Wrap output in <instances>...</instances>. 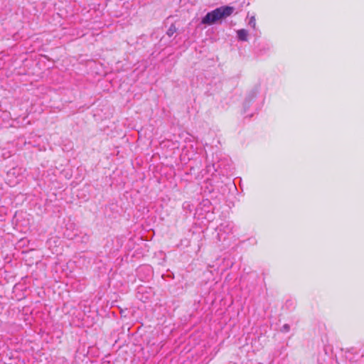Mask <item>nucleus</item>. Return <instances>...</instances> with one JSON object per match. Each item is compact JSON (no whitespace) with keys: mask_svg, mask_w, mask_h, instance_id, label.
Segmentation results:
<instances>
[{"mask_svg":"<svg viewBox=\"0 0 364 364\" xmlns=\"http://www.w3.org/2000/svg\"><path fill=\"white\" fill-rule=\"evenodd\" d=\"M234 11V8L229 6H223L208 12L201 21L203 24L212 25L218 21L230 16Z\"/></svg>","mask_w":364,"mask_h":364,"instance_id":"f257e3e1","label":"nucleus"},{"mask_svg":"<svg viewBox=\"0 0 364 364\" xmlns=\"http://www.w3.org/2000/svg\"><path fill=\"white\" fill-rule=\"evenodd\" d=\"M237 38L240 41H247V31L245 29L238 30L237 32Z\"/></svg>","mask_w":364,"mask_h":364,"instance_id":"f03ea898","label":"nucleus"},{"mask_svg":"<svg viewBox=\"0 0 364 364\" xmlns=\"http://www.w3.org/2000/svg\"><path fill=\"white\" fill-rule=\"evenodd\" d=\"M177 31V28L173 24H171V26L168 28V29L166 31V34L171 37Z\"/></svg>","mask_w":364,"mask_h":364,"instance_id":"7ed1b4c3","label":"nucleus"},{"mask_svg":"<svg viewBox=\"0 0 364 364\" xmlns=\"http://www.w3.org/2000/svg\"><path fill=\"white\" fill-rule=\"evenodd\" d=\"M290 329V326L289 324H284L282 327V329L281 331L282 332H288Z\"/></svg>","mask_w":364,"mask_h":364,"instance_id":"20e7f679","label":"nucleus"},{"mask_svg":"<svg viewBox=\"0 0 364 364\" xmlns=\"http://www.w3.org/2000/svg\"><path fill=\"white\" fill-rule=\"evenodd\" d=\"M249 24L252 27H255V17H252L250 20Z\"/></svg>","mask_w":364,"mask_h":364,"instance_id":"39448f33","label":"nucleus"}]
</instances>
